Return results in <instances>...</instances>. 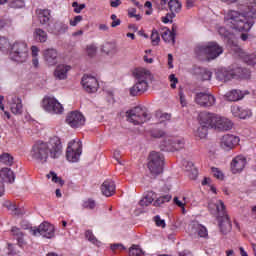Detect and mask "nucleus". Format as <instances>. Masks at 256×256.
I'll list each match as a JSON object with an SVG mask.
<instances>
[{"mask_svg": "<svg viewBox=\"0 0 256 256\" xmlns=\"http://www.w3.org/2000/svg\"><path fill=\"white\" fill-rule=\"evenodd\" d=\"M254 19H256V0H245L241 12L230 10L224 16L226 25H230L231 29L245 33H249L255 25Z\"/></svg>", "mask_w": 256, "mask_h": 256, "instance_id": "1", "label": "nucleus"}, {"mask_svg": "<svg viewBox=\"0 0 256 256\" xmlns=\"http://www.w3.org/2000/svg\"><path fill=\"white\" fill-rule=\"evenodd\" d=\"M62 155L63 144L61 143V138L57 136L51 137L47 142H36L30 151V157L33 161L42 165L47 163L49 157L51 159H59Z\"/></svg>", "mask_w": 256, "mask_h": 256, "instance_id": "2", "label": "nucleus"}, {"mask_svg": "<svg viewBox=\"0 0 256 256\" xmlns=\"http://www.w3.org/2000/svg\"><path fill=\"white\" fill-rule=\"evenodd\" d=\"M135 84L130 87L131 97H137L139 93H145L149 89L148 81L152 79L151 72L147 69H138L134 72Z\"/></svg>", "mask_w": 256, "mask_h": 256, "instance_id": "3", "label": "nucleus"}, {"mask_svg": "<svg viewBox=\"0 0 256 256\" xmlns=\"http://www.w3.org/2000/svg\"><path fill=\"white\" fill-rule=\"evenodd\" d=\"M235 77H240L241 79H250L251 72L247 69L236 68L235 70H227V68H222L217 70L216 79L218 81H231V79H235Z\"/></svg>", "mask_w": 256, "mask_h": 256, "instance_id": "4", "label": "nucleus"}, {"mask_svg": "<svg viewBox=\"0 0 256 256\" xmlns=\"http://www.w3.org/2000/svg\"><path fill=\"white\" fill-rule=\"evenodd\" d=\"M10 59L16 63H25L29 59V48L27 43L16 41L10 49Z\"/></svg>", "mask_w": 256, "mask_h": 256, "instance_id": "5", "label": "nucleus"}, {"mask_svg": "<svg viewBox=\"0 0 256 256\" xmlns=\"http://www.w3.org/2000/svg\"><path fill=\"white\" fill-rule=\"evenodd\" d=\"M127 121L132 123L133 125H143V123H147L149 119H151V114L147 112L146 108L143 107H135L126 112Z\"/></svg>", "mask_w": 256, "mask_h": 256, "instance_id": "6", "label": "nucleus"}, {"mask_svg": "<svg viewBox=\"0 0 256 256\" xmlns=\"http://www.w3.org/2000/svg\"><path fill=\"white\" fill-rule=\"evenodd\" d=\"M165 158L159 152H151L148 157V169L152 177H157L163 173V163Z\"/></svg>", "mask_w": 256, "mask_h": 256, "instance_id": "7", "label": "nucleus"}, {"mask_svg": "<svg viewBox=\"0 0 256 256\" xmlns=\"http://www.w3.org/2000/svg\"><path fill=\"white\" fill-rule=\"evenodd\" d=\"M195 52L198 55H207L209 59H217L219 55L223 54V47L219 46L217 42H210L207 45H198Z\"/></svg>", "mask_w": 256, "mask_h": 256, "instance_id": "8", "label": "nucleus"}, {"mask_svg": "<svg viewBox=\"0 0 256 256\" xmlns=\"http://www.w3.org/2000/svg\"><path fill=\"white\" fill-rule=\"evenodd\" d=\"M29 233L34 237L53 239V237H55V226L49 222H43L38 227L29 228Z\"/></svg>", "mask_w": 256, "mask_h": 256, "instance_id": "9", "label": "nucleus"}, {"mask_svg": "<svg viewBox=\"0 0 256 256\" xmlns=\"http://www.w3.org/2000/svg\"><path fill=\"white\" fill-rule=\"evenodd\" d=\"M42 109L51 115H61L64 111L63 105L55 97L45 96L41 103Z\"/></svg>", "mask_w": 256, "mask_h": 256, "instance_id": "10", "label": "nucleus"}, {"mask_svg": "<svg viewBox=\"0 0 256 256\" xmlns=\"http://www.w3.org/2000/svg\"><path fill=\"white\" fill-rule=\"evenodd\" d=\"M82 145L81 141L72 140L68 143L66 149V159L70 163H77L81 157Z\"/></svg>", "mask_w": 256, "mask_h": 256, "instance_id": "11", "label": "nucleus"}, {"mask_svg": "<svg viewBox=\"0 0 256 256\" xmlns=\"http://www.w3.org/2000/svg\"><path fill=\"white\" fill-rule=\"evenodd\" d=\"M194 101L200 107H213L216 103L215 96L207 92L196 93Z\"/></svg>", "mask_w": 256, "mask_h": 256, "instance_id": "12", "label": "nucleus"}, {"mask_svg": "<svg viewBox=\"0 0 256 256\" xmlns=\"http://www.w3.org/2000/svg\"><path fill=\"white\" fill-rule=\"evenodd\" d=\"M66 123L73 129L83 127L85 125V116L79 111H72L67 114Z\"/></svg>", "mask_w": 256, "mask_h": 256, "instance_id": "13", "label": "nucleus"}, {"mask_svg": "<svg viewBox=\"0 0 256 256\" xmlns=\"http://www.w3.org/2000/svg\"><path fill=\"white\" fill-rule=\"evenodd\" d=\"M81 83L87 93H97L99 89V81L95 76L84 75Z\"/></svg>", "mask_w": 256, "mask_h": 256, "instance_id": "14", "label": "nucleus"}, {"mask_svg": "<svg viewBox=\"0 0 256 256\" xmlns=\"http://www.w3.org/2000/svg\"><path fill=\"white\" fill-rule=\"evenodd\" d=\"M239 141V137L231 134H226L220 140V147L224 151H231V149H235V147L239 145Z\"/></svg>", "mask_w": 256, "mask_h": 256, "instance_id": "15", "label": "nucleus"}, {"mask_svg": "<svg viewBox=\"0 0 256 256\" xmlns=\"http://www.w3.org/2000/svg\"><path fill=\"white\" fill-rule=\"evenodd\" d=\"M166 151H181L185 149V139L182 137L168 138L165 141Z\"/></svg>", "mask_w": 256, "mask_h": 256, "instance_id": "16", "label": "nucleus"}, {"mask_svg": "<svg viewBox=\"0 0 256 256\" xmlns=\"http://www.w3.org/2000/svg\"><path fill=\"white\" fill-rule=\"evenodd\" d=\"M217 114L211 112H201L199 114V124L204 127H208V129H213L215 126V119Z\"/></svg>", "mask_w": 256, "mask_h": 256, "instance_id": "17", "label": "nucleus"}, {"mask_svg": "<svg viewBox=\"0 0 256 256\" xmlns=\"http://www.w3.org/2000/svg\"><path fill=\"white\" fill-rule=\"evenodd\" d=\"M208 209L211 211L212 215L219 217H225V204L221 200H212L208 204Z\"/></svg>", "mask_w": 256, "mask_h": 256, "instance_id": "18", "label": "nucleus"}, {"mask_svg": "<svg viewBox=\"0 0 256 256\" xmlns=\"http://www.w3.org/2000/svg\"><path fill=\"white\" fill-rule=\"evenodd\" d=\"M213 129H218V131H230V129H233V122L223 116L216 114Z\"/></svg>", "mask_w": 256, "mask_h": 256, "instance_id": "19", "label": "nucleus"}, {"mask_svg": "<svg viewBox=\"0 0 256 256\" xmlns=\"http://www.w3.org/2000/svg\"><path fill=\"white\" fill-rule=\"evenodd\" d=\"M247 165V158L243 155H238L235 158H233L231 162V171L232 173H241L243 169H245V166Z\"/></svg>", "mask_w": 256, "mask_h": 256, "instance_id": "20", "label": "nucleus"}, {"mask_svg": "<svg viewBox=\"0 0 256 256\" xmlns=\"http://www.w3.org/2000/svg\"><path fill=\"white\" fill-rule=\"evenodd\" d=\"M52 35H65L69 31V25L65 21L58 20L48 29Z\"/></svg>", "mask_w": 256, "mask_h": 256, "instance_id": "21", "label": "nucleus"}, {"mask_svg": "<svg viewBox=\"0 0 256 256\" xmlns=\"http://www.w3.org/2000/svg\"><path fill=\"white\" fill-rule=\"evenodd\" d=\"M189 229L191 233H197L198 237H202L206 239V237H209V232L207 231V228L197 221H192L189 224Z\"/></svg>", "mask_w": 256, "mask_h": 256, "instance_id": "22", "label": "nucleus"}, {"mask_svg": "<svg viewBox=\"0 0 256 256\" xmlns=\"http://www.w3.org/2000/svg\"><path fill=\"white\" fill-rule=\"evenodd\" d=\"M10 110L13 115H21L23 113V102L21 98L13 96L10 101Z\"/></svg>", "mask_w": 256, "mask_h": 256, "instance_id": "23", "label": "nucleus"}, {"mask_svg": "<svg viewBox=\"0 0 256 256\" xmlns=\"http://www.w3.org/2000/svg\"><path fill=\"white\" fill-rule=\"evenodd\" d=\"M101 193L105 197H112L115 195V182L113 180H106L101 185Z\"/></svg>", "mask_w": 256, "mask_h": 256, "instance_id": "24", "label": "nucleus"}, {"mask_svg": "<svg viewBox=\"0 0 256 256\" xmlns=\"http://www.w3.org/2000/svg\"><path fill=\"white\" fill-rule=\"evenodd\" d=\"M69 71H71V66L60 64L56 67L54 71V77L56 79H59V81H63L67 79V73H69Z\"/></svg>", "mask_w": 256, "mask_h": 256, "instance_id": "25", "label": "nucleus"}, {"mask_svg": "<svg viewBox=\"0 0 256 256\" xmlns=\"http://www.w3.org/2000/svg\"><path fill=\"white\" fill-rule=\"evenodd\" d=\"M44 59L48 65H56L58 53L54 48H48L44 50Z\"/></svg>", "mask_w": 256, "mask_h": 256, "instance_id": "26", "label": "nucleus"}, {"mask_svg": "<svg viewBox=\"0 0 256 256\" xmlns=\"http://www.w3.org/2000/svg\"><path fill=\"white\" fill-rule=\"evenodd\" d=\"M175 29H177V26H172V31L169 30V28H163L162 29V39L165 41V43H172V45H175Z\"/></svg>", "mask_w": 256, "mask_h": 256, "instance_id": "27", "label": "nucleus"}, {"mask_svg": "<svg viewBox=\"0 0 256 256\" xmlns=\"http://www.w3.org/2000/svg\"><path fill=\"white\" fill-rule=\"evenodd\" d=\"M0 179H2L4 183H14L15 173H13V170H11V168H2L0 170Z\"/></svg>", "mask_w": 256, "mask_h": 256, "instance_id": "28", "label": "nucleus"}, {"mask_svg": "<svg viewBox=\"0 0 256 256\" xmlns=\"http://www.w3.org/2000/svg\"><path fill=\"white\" fill-rule=\"evenodd\" d=\"M11 232L19 247H25V245H27V241H25V234L22 233L21 229L12 227Z\"/></svg>", "mask_w": 256, "mask_h": 256, "instance_id": "29", "label": "nucleus"}, {"mask_svg": "<svg viewBox=\"0 0 256 256\" xmlns=\"http://www.w3.org/2000/svg\"><path fill=\"white\" fill-rule=\"evenodd\" d=\"M224 97L227 101H241L245 97V93L241 90H231Z\"/></svg>", "mask_w": 256, "mask_h": 256, "instance_id": "30", "label": "nucleus"}, {"mask_svg": "<svg viewBox=\"0 0 256 256\" xmlns=\"http://www.w3.org/2000/svg\"><path fill=\"white\" fill-rule=\"evenodd\" d=\"M37 15L41 25H47L51 19V10L40 9L37 11Z\"/></svg>", "mask_w": 256, "mask_h": 256, "instance_id": "31", "label": "nucleus"}, {"mask_svg": "<svg viewBox=\"0 0 256 256\" xmlns=\"http://www.w3.org/2000/svg\"><path fill=\"white\" fill-rule=\"evenodd\" d=\"M34 38L38 43H47V39L49 36L47 35V32L41 28H36L34 31Z\"/></svg>", "mask_w": 256, "mask_h": 256, "instance_id": "32", "label": "nucleus"}, {"mask_svg": "<svg viewBox=\"0 0 256 256\" xmlns=\"http://www.w3.org/2000/svg\"><path fill=\"white\" fill-rule=\"evenodd\" d=\"M219 228L221 233H223L224 235L231 231V222H229V218H227V216H225L223 220L219 219Z\"/></svg>", "mask_w": 256, "mask_h": 256, "instance_id": "33", "label": "nucleus"}, {"mask_svg": "<svg viewBox=\"0 0 256 256\" xmlns=\"http://www.w3.org/2000/svg\"><path fill=\"white\" fill-rule=\"evenodd\" d=\"M102 51L107 55H113V53H117V45L113 42L105 43L102 46Z\"/></svg>", "mask_w": 256, "mask_h": 256, "instance_id": "34", "label": "nucleus"}, {"mask_svg": "<svg viewBox=\"0 0 256 256\" xmlns=\"http://www.w3.org/2000/svg\"><path fill=\"white\" fill-rule=\"evenodd\" d=\"M0 163H2V165L11 167V165H13V163H14V158L9 153H3L0 155Z\"/></svg>", "mask_w": 256, "mask_h": 256, "instance_id": "35", "label": "nucleus"}, {"mask_svg": "<svg viewBox=\"0 0 256 256\" xmlns=\"http://www.w3.org/2000/svg\"><path fill=\"white\" fill-rule=\"evenodd\" d=\"M168 7L171 11V13H179V11H181V2H179V0H170L168 2Z\"/></svg>", "mask_w": 256, "mask_h": 256, "instance_id": "36", "label": "nucleus"}, {"mask_svg": "<svg viewBox=\"0 0 256 256\" xmlns=\"http://www.w3.org/2000/svg\"><path fill=\"white\" fill-rule=\"evenodd\" d=\"M11 43L9 42V39L6 37H0V51H3V53H7L9 49H11Z\"/></svg>", "mask_w": 256, "mask_h": 256, "instance_id": "37", "label": "nucleus"}, {"mask_svg": "<svg viewBox=\"0 0 256 256\" xmlns=\"http://www.w3.org/2000/svg\"><path fill=\"white\" fill-rule=\"evenodd\" d=\"M242 59L244 63H247V65H256V55L255 54H242Z\"/></svg>", "mask_w": 256, "mask_h": 256, "instance_id": "38", "label": "nucleus"}, {"mask_svg": "<svg viewBox=\"0 0 256 256\" xmlns=\"http://www.w3.org/2000/svg\"><path fill=\"white\" fill-rule=\"evenodd\" d=\"M47 179H51L53 183H59L61 186L65 185V181L61 177L57 176V173L51 171L46 175Z\"/></svg>", "mask_w": 256, "mask_h": 256, "instance_id": "39", "label": "nucleus"}, {"mask_svg": "<svg viewBox=\"0 0 256 256\" xmlns=\"http://www.w3.org/2000/svg\"><path fill=\"white\" fill-rule=\"evenodd\" d=\"M82 207L83 209L93 210L95 209V207H97V202H95V200L91 198H88L86 200H83Z\"/></svg>", "mask_w": 256, "mask_h": 256, "instance_id": "40", "label": "nucleus"}, {"mask_svg": "<svg viewBox=\"0 0 256 256\" xmlns=\"http://www.w3.org/2000/svg\"><path fill=\"white\" fill-rule=\"evenodd\" d=\"M169 201H171V195L159 197L154 201V207H161V205H164V203H169Z\"/></svg>", "mask_w": 256, "mask_h": 256, "instance_id": "41", "label": "nucleus"}, {"mask_svg": "<svg viewBox=\"0 0 256 256\" xmlns=\"http://www.w3.org/2000/svg\"><path fill=\"white\" fill-rule=\"evenodd\" d=\"M209 128L207 126L200 125L196 131V137L200 139H205L207 137Z\"/></svg>", "mask_w": 256, "mask_h": 256, "instance_id": "42", "label": "nucleus"}, {"mask_svg": "<svg viewBox=\"0 0 256 256\" xmlns=\"http://www.w3.org/2000/svg\"><path fill=\"white\" fill-rule=\"evenodd\" d=\"M211 77H213V72L207 69L201 70L200 79H202V81H211Z\"/></svg>", "mask_w": 256, "mask_h": 256, "instance_id": "43", "label": "nucleus"}, {"mask_svg": "<svg viewBox=\"0 0 256 256\" xmlns=\"http://www.w3.org/2000/svg\"><path fill=\"white\" fill-rule=\"evenodd\" d=\"M153 203V196L151 194H147L142 200H140L141 207H148Z\"/></svg>", "mask_w": 256, "mask_h": 256, "instance_id": "44", "label": "nucleus"}, {"mask_svg": "<svg viewBox=\"0 0 256 256\" xmlns=\"http://www.w3.org/2000/svg\"><path fill=\"white\" fill-rule=\"evenodd\" d=\"M86 53L88 57H95L97 55V46L95 44H90L86 48Z\"/></svg>", "mask_w": 256, "mask_h": 256, "instance_id": "45", "label": "nucleus"}, {"mask_svg": "<svg viewBox=\"0 0 256 256\" xmlns=\"http://www.w3.org/2000/svg\"><path fill=\"white\" fill-rule=\"evenodd\" d=\"M143 253V250H141V248L137 245H133L130 249H129V256H139Z\"/></svg>", "mask_w": 256, "mask_h": 256, "instance_id": "46", "label": "nucleus"}, {"mask_svg": "<svg viewBox=\"0 0 256 256\" xmlns=\"http://www.w3.org/2000/svg\"><path fill=\"white\" fill-rule=\"evenodd\" d=\"M152 41V45H159V41H161V37L159 36V32L157 30H152V34L150 37Z\"/></svg>", "mask_w": 256, "mask_h": 256, "instance_id": "47", "label": "nucleus"}, {"mask_svg": "<svg viewBox=\"0 0 256 256\" xmlns=\"http://www.w3.org/2000/svg\"><path fill=\"white\" fill-rule=\"evenodd\" d=\"M85 235L86 239H88L90 243H93V245H99L97 238L95 237V235H93V232H91V230L86 231Z\"/></svg>", "mask_w": 256, "mask_h": 256, "instance_id": "48", "label": "nucleus"}, {"mask_svg": "<svg viewBox=\"0 0 256 256\" xmlns=\"http://www.w3.org/2000/svg\"><path fill=\"white\" fill-rule=\"evenodd\" d=\"M251 115H253V112H251V109L241 108L239 119H249Z\"/></svg>", "mask_w": 256, "mask_h": 256, "instance_id": "49", "label": "nucleus"}, {"mask_svg": "<svg viewBox=\"0 0 256 256\" xmlns=\"http://www.w3.org/2000/svg\"><path fill=\"white\" fill-rule=\"evenodd\" d=\"M10 6L13 9H21L25 7V2L23 0H12Z\"/></svg>", "mask_w": 256, "mask_h": 256, "instance_id": "50", "label": "nucleus"}, {"mask_svg": "<svg viewBox=\"0 0 256 256\" xmlns=\"http://www.w3.org/2000/svg\"><path fill=\"white\" fill-rule=\"evenodd\" d=\"M173 19H175V13H167L166 16L162 17V22H164L165 24L173 23Z\"/></svg>", "mask_w": 256, "mask_h": 256, "instance_id": "51", "label": "nucleus"}, {"mask_svg": "<svg viewBox=\"0 0 256 256\" xmlns=\"http://www.w3.org/2000/svg\"><path fill=\"white\" fill-rule=\"evenodd\" d=\"M72 7L74 8V13H81L85 9V4H79L78 2H73Z\"/></svg>", "mask_w": 256, "mask_h": 256, "instance_id": "52", "label": "nucleus"}, {"mask_svg": "<svg viewBox=\"0 0 256 256\" xmlns=\"http://www.w3.org/2000/svg\"><path fill=\"white\" fill-rule=\"evenodd\" d=\"M212 175L214 177H216V179H220L223 180V172H221V170H219V168H212Z\"/></svg>", "mask_w": 256, "mask_h": 256, "instance_id": "53", "label": "nucleus"}, {"mask_svg": "<svg viewBox=\"0 0 256 256\" xmlns=\"http://www.w3.org/2000/svg\"><path fill=\"white\" fill-rule=\"evenodd\" d=\"M8 255H19V250L13 244H8Z\"/></svg>", "mask_w": 256, "mask_h": 256, "instance_id": "54", "label": "nucleus"}, {"mask_svg": "<svg viewBox=\"0 0 256 256\" xmlns=\"http://www.w3.org/2000/svg\"><path fill=\"white\" fill-rule=\"evenodd\" d=\"M110 18L112 19L111 27L115 28L121 25V19H118L117 15L112 14Z\"/></svg>", "mask_w": 256, "mask_h": 256, "instance_id": "55", "label": "nucleus"}, {"mask_svg": "<svg viewBox=\"0 0 256 256\" xmlns=\"http://www.w3.org/2000/svg\"><path fill=\"white\" fill-rule=\"evenodd\" d=\"M82 21H83V16L78 15L73 20H70V25L71 27H77V25H79V23H81Z\"/></svg>", "mask_w": 256, "mask_h": 256, "instance_id": "56", "label": "nucleus"}, {"mask_svg": "<svg viewBox=\"0 0 256 256\" xmlns=\"http://www.w3.org/2000/svg\"><path fill=\"white\" fill-rule=\"evenodd\" d=\"M241 107L237 106V105H234L231 107V112H232V115H234V117H240L241 115Z\"/></svg>", "mask_w": 256, "mask_h": 256, "instance_id": "57", "label": "nucleus"}, {"mask_svg": "<svg viewBox=\"0 0 256 256\" xmlns=\"http://www.w3.org/2000/svg\"><path fill=\"white\" fill-rule=\"evenodd\" d=\"M169 79H170V82H171L170 87L172 89H175V87H177V84L179 83V80L177 79V77H175V74H171L169 76Z\"/></svg>", "mask_w": 256, "mask_h": 256, "instance_id": "58", "label": "nucleus"}, {"mask_svg": "<svg viewBox=\"0 0 256 256\" xmlns=\"http://www.w3.org/2000/svg\"><path fill=\"white\" fill-rule=\"evenodd\" d=\"M154 221L157 227H162V229H165V220L161 219L160 216H155Z\"/></svg>", "mask_w": 256, "mask_h": 256, "instance_id": "59", "label": "nucleus"}, {"mask_svg": "<svg viewBox=\"0 0 256 256\" xmlns=\"http://www.w3.org/2000/svg\"><path fill=\"white\" fill-rule=\"evenodd\" d=\"M218 33H219V35H221V37H229V35H231L229 30H227V28H225V27H220L218 29Z\"/></svg>", "mask_w": 256, "mask_h": 256, "instance_id": "60", "label": "nucleus"}, {"mask_svg": "<svg viewBox=\"0 0 256 256\" xmlns=\"http://www.w3.org/2000/svg\"><path fill=\"white\" fill-rule=\"evenodd\" d=\"M174 203H175L178 207H185V205L187 204V201H185V197H183V200H179V198L175 197V198H174Z\"/></svg>", "mask_w": 256, "mask_h": 256, "instance_id": "61", "label": "nucleus"}, {"mask_svg": "<svg viewBox=\"0 0 256 256\" xmlns=\"http://www.w3.org/2000/svg\"><path fill=\"white\" fill-rule=\"evenodd\" d=\"M179 97L182 107H187V100L185 99V94H183V91L179 92Z\"/></svg>", "mask_w": 256, "mask_h": 256, "instance_id": "62", "label": "nucleus"}, {"mask_svg": "<svg viewBox=\"0 0 256 256\" xmlns=\"http://www.w3.org/2000/svg\"><path fill=\"white\" fill-rule=\"evenodd\" d=\"M165 135V132H163V130H156L154 132H152V137H163Z\"/></svg>", "mask_w": 256, "mask_h": 256, "instance_id": "63", "label": "nucleus"}, {"mask_svg": "<svg viewBox=\"0 0 256 256\" xmlns=\"http://www.w3.org/2000/svg\"><path fill=\"white\" fill-rule=\"evenodd\" d=\"M32 57H39V48L37 46L31 47Z\"/></svg>", "mask_w": 256, "mask_h": 256, "instance_id": "64", "label": "nucleus"}]
</instances>
